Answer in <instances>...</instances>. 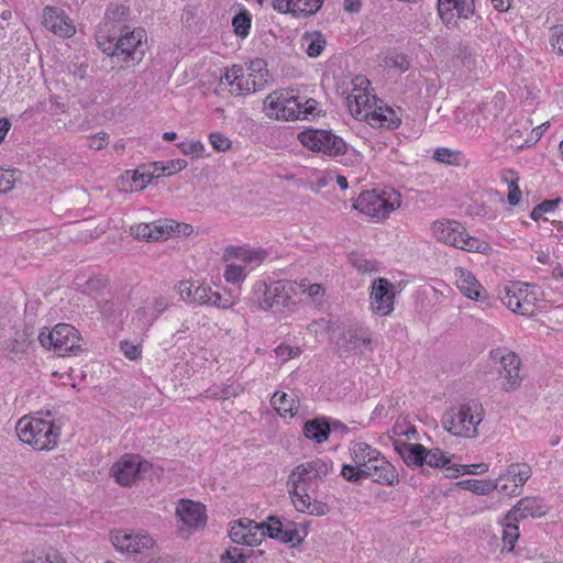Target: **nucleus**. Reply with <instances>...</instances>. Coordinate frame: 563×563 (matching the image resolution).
<instances>
[{
    "label": "nucleus",
    "mask_w": 563,
    "mask_h": 563,
    "mask_svg": "<svg viewBox=\"0 0 563 563\" xmlns=\"http://www.w3.org/2000/svg\"><path fill=\"white\" fill-rule=\"evenodd\" d=\"M551 45L563 54V25H556L552 30Z\"/></svg>",
    "instance_id": "774afa93"
},
{
    "label": "nucleus",
    "mask_w": 563,
    "mask_h": 563,
    "mask_svg": "<svg viewBox=\"0 0 563 563\" xmlns=\"http://www.w3.org/2000/svg\"><path fill=\"white\" fill-rule=\"evenodd\" d=\"M264 76L261 74L260 75V79L257 80V77L254 75V74H250L247 76V78H244L241 77L235 89L233 91H235L238 95H241V93H249V92H255L260 89H262V87L264 86Z\"/></svg>",
    "instance_id": "a18cd8bd"
},
{
    "label": "nucleus",
    "mask_w": 563,
    "mask_h": 563,
    "mask_svg": "<svg viewBox=\"0 0 563 563\" xmlns=\"http://www.w3.org/2000/svg\"><path fill=\"white\" fill-rule=\"evenodd\" d=\"M453 273L456 287L464 296L477 301L485 299L486 290L471 272L463 267H455Z\"/></svg>",
    "instance_id": "6ab92c4d"
},
{
    "label": "nucleus",
    "mask_w": 563,
    "mask_h": 563,
    "mask_svg": "<svg viewBox=\"0 0 563 563\" xmlns=\"http://www.w3.org/2000/svg\"><path fill=\"white\" fill-rule=\"evenodd\" d=\"M241 77H243V68L239 65H233L230 69H227L224 74L220 76V81L231 87H236Z\"/></svg>",
    "instance_id": "bf43d9fd"
},
{
    "label": "nucleus",
    "mask_w": 563,
    "mask_h": 563,
    "mask_svg": "<svg viewBox=\"0 0 563 563\" xmlns=\"http://www.w3.org/2000/svg\"><path fill=\"white\" fill-rule=\"evenodd\" d=\"M255 528L262 530V536L279 540L283 543H291L292 547L299 545L303 541V538L299 536L295 522L288 521L284 525L280 519L275 516H269L267 522H261V525Z\"/></svg>",
    "instance_id": "f8f14e48"
},
{
    "label": "nucleus",
    "mask_w": 563,
    "mask_h": 563,
    "mask_svg": "<svg viewBox=\"0 0 563 563\" xmlns=\"http://www.w3.org/2000/svg\"><path fill=\"white\" fill-rule=\"evenodd\" d=\"M228 283H239L246 277L245 267L241 264H228L223 274Z\"/></svg>",
    "instance_id": "864d4df0"
},
{
    "label": "nucleus",
    "mask_w": 563,
    "mask_h": 563,
    "mask_svg": "<svg viewBox=\"0 0 563 563\" xmlns=\"http://www.w3.org/2000/svg\"><path fill=\"white\" fill-rule=\"evenodd\" d=\"M129 8L122 4H111L104 14L100 24L101 29H108L110 32L123 33L130 30L128 25Z\"/></svg>",
    "instance_id": "b1692460"
},
{
    "label": "nucleus",
    "mask_w": 563,
    "mask_h": 563,
    "mask_svg": "<svg viewBox=\"0 0 563 563\" xmlns=\"http://www.w3.org/2000/svg\"><path fill=\"white\" fill-rule=\"evenodd\" d=\"M177 518L188 528H198L206 523V508L202 504L189 499H180L176 507Z\"/></svg>",
    "instance_id": "dca6fc26"
},
{
    "label": "nucleus",
    "mask_w": 563,
    "mask_h": 563,
    "mask_svg": "<svg viewBox=\"0 0 563 563\" xmlns=\"http://www.w3.org/2000/svg\"><path fill=\"white\" fill-rule=\"evenodd\" d=\"M528 287V284H522V296L517 298L516 301H511V298L506 301V307L510 309L512 312L522 316H531L534 313L536 297L529 296Z\"/></svg>",
    "instance_id": "c9c22d12"
},
{
    "label": "nucleus",
    "mask_w": 563,
    "mask_h": 563,
    "mask_svg": "<svg viewBox=\"0 0 563 563\" xmlns=\"http://www.w3.org/2000/svg\"><path fill=\"white\" fill-rule=\"evenodd\" d=\"M261 533L257 531H245L244 521H239L238 525H234L230 530V538L236 544H244L249 547L257 545L261 543L262 538Z\"/></svg>",
    "instance_id": "f704fd0d"
},
{
    "label": "nucleus",
    "mask_w": 563,
    "mask_h": 563,
    "mask_svg": "<svg viewBox=\"0 0 563 563\" xmlns=\"http://www.w3.org/2000/svg\"><path fill=\"white\" fill-rule=\"evenodd\" d=\"M331 470V463L321 459H314L299 464L289 475L288 484L291 485V497L308 493L312 484L322 481Z\"/></svg>",
    "instance_id": "39448f33"
},
{
    "label": "nucleus",
    "mask_w": 563,
    "mask_h": 563,
    "mask_svg": "<svg viewBox=\"0 0 563 563\" xmlns=\"http://www.w3.org/2000/svg\"><path fill=\"white\" fill-rule=\"evenodd\" d=\"M269 294L272 295L274 308H287L291 310L296 306V302L292 299V297L297 294V285L295 282H273V288Z\"/></svg>",
    "instance_id": "4be33fe9"
},
{
    "label": "nucleus",
    "mask_w": 563,
    "mask_h": 563,
    "mask_svg": "<svg viewBox=\"0 0 563 563\" xmlns=\"http://www.w3.org/2000/svg\"><path fill=\"white\" fill-rule=\"evenodd\" d=\"M331 432L330 423L325 419L308 420L303 426L306 438L322 443L328 440Z\"/></svg>",
    "instance_id": "473e14b6"
},
{
    "label": "nucleus",
    "mask_w": 563,
    "mask_h": 563,
    "mask_svg": "<svg viewBox=\"0 0 563 563\" xmlns=\"http://www.w3.org/2000/svg\"><path fill=\"white\" fill-rule=\"evenodd\" d=\"M366 121H368L371 125L387 129H395L400 124V119L397 118L393 109L377 107V104L374 107L372 114Z\"/></svg>",
    "instance_id": "7c9ffc66"
},
{
    "label": "nucleus",
    "mask_w": 563,
    "mask_h": 563,
    "mask_svg": "<svg viewBox=\"0 0 563 563\" xmlns=\"http://www.w3.org/2000/svg\"><path fill=\"white\" fill-rule=\"evenodd\" d=\"M461 153L457 151H452L448 147H439L433 153V158L446 165H459Z\"/></svg>",
    "instance_id": "8fccbe9b"
},
{
    "label": "nucleus",
    "mask_w": 563,
    "mask_h": 563,
    "mask_svg": "<svg viewBox=\"0 0 563 563\" xmlns=\"http://www.w3.org/2000/svg\"><path fill=\"white\" fill-rule=\"evenodd\" d=\"M455 228L456 229L460 228V223L459 222L445 220V221H437V222H434L432 230H433L434 236L439 241L450 245V243L452 241H454L453 235L455 234L454 233Z\"/></svg>",
    "instance_id": "79ce46f5"
},
{
    "label": "nucleus",
    "mask_w": 563,
    "mask_h": 563,
    "mask_svg": "<svg viewBox=\"0 0 563 563\" xmlns=\"http://www.w3.org/2000/svg\"><path fill=\"white\" fill-rule=\"evenodd\" d=\"M251 14L244 8L240 10L238 14H235L232 19V25L234 29V33L244 38L249 35L251 29Z\"/></svg>",
    "instance_id": "49530a36"
},
{
    "label": "nucleus",
    "mask_w": 563,
    "mask_h": 563,
    "mask_svg": "<svg viewBox=\"0 0 563 563\" xmlns=\"http://www.w3.org/2000/svg\"><path fill=\"white\" fill-rule=\"evenodd\" d=\"M271 402L282 417H286L287 415L292 417L297 413L298 407L296 406L295 399L289 397L286 393H275Z\"/></svg>",
    "instance_id": "a19ab883"
},
{
    "label": "nucleus",
    "mask_w": 563,
    "mask_h": 563,
    "mask_svg": "<svg viewBox=\"0 0 563 563\" xmlns=\"http://www.w3.org/2000/svg\"><path fill=\"white\" fill-rule=\"evenodd\" d=\"M501 369L499 371L500 376L506 380L504 389L506 391L515 390L521 383L520 376V358L514 352H508L500 355Z\"/></svg>",
    "instance_id": "aec40b11"
},
{
    "label": "nucleus",
    "mask_w": 563,
    "mask_h": 563,
    "mask_svg": "<svg viewBox=\"0 0 563 563\" xmlns=\"http://www.w3.org/2000/svg\"><path fill=\"white\" fill-rule=\"evenodd\" d=\"M118 45L119 60L132 66L140 64L146 51L145 30L136 27L132 31L126 30L123 33H119Z\"/></svg>",
    "instance_id": "1a4fd4ad"
},
{
    "label": "nucleus",
    "mask_w": 563,
    "mask_h": 563,
    "mask_svg": "<svg viewBox=\"0 0 563 563\" xmlns=\"http://www.w3.org/2000/svg\"><path fill=\"white\" fill-rule=\"evenodd\" d=\"M460 250L467 252L487 253L489 245L485 241H481L477 238L471 236L468 233L462 241Z\"/></svg>",
    "instance_id": "3c124183"
},
{
    "label": "nucleus",
    "mask_w": 563,
    "mask_h": 563,
    "mask_svg": "<svg viewBox=\"0 0 563 563\" xmlns=\"http://www.w3.org/2000/svg\"><path fill=\"white\" fill-rule=\"evenodd\" d=\"M547 514V507L541 499L537 497L521 498L505 516V520L516 522L528 517L539 518Z\"/></svg>",
    "instance_id": "2eb2a0df"
},
{
    "label": "nucleus",
    "mask_w": 563,
    "mask_h": 563,
    "mask_svg": "<svg viewBox=\"0 0 563 563\" xmlns=\"http://www.w3.org/2000/svg\"><path fill=\"white\" fill-rule=\"evenodd\" d=\"M267 284L264 280H257L252 287V292L249 297V303L251 308L269 311L272 310V303L265 301Z\"/></svg>",
    "instance_id": "ea45409f"
},
{
    "label": "nucleus",
    "mask_w": 563,
    "mask_h": 563,
    "mask_svg": "<svg viewBox=\"0 0 563 563\" xmlns=\"http://www.w3.org/2000/svg\"><path fill=\"white\" fill-rule=\"evenodd\" d=\"M118 32H110L108 29L99 27L96 34L98 47L107 55L119 59Z\"/></svg>",
    "instance_id": "e433bc0d"
},
{
    "label": "nucleus",
    "mask_w": 563,
    "mask_h": 563,
    "mask_svg": "<svg viewBox=\"0 0 563 563\" xmlns=\"http://www.w3.org/2000/svg\"><path fill=\"white\" fill-rule=\"evenodd\" d=\"M395 286L386 278L373 283L371 291L372 310L379 316H387L394 310Z\"/></svg>",
    "instance_id": "ddd939ff"
},
{
    "label": "nucleus",
    "mask_w": 563,
    "mask_h": 563,
    "mask_svg": "<svg viewBox=\"0 0 563 563\" xmlns=\"http://www.w3.org/2000/svg\"><path fill=\"white\" fill-rule=\"evenodd\" d=\"M324 36L318 32H306L301 37V46L309 57H318L325 47Z\"/></svg>",
    "instance_id": "4c0bfd02"
},
{
    "label": "nucleus",
    "mask_w": 563,
    "mask_h": 563,
    "mask_svg": "<svg viewBox=\"0 0 563 563\" xmlns=\"http://www.w3.org/2000/svg\"><path fill=\"white\" fill-rule=\"evenodd\" d=\"M424 464L434 468L444 467L446 476L450 478H456L461 473V470L456 465H452L450 459L438 448L427 449L426 460H423Z\"/></svg>",
    "instance_id": "bb28decb"
},
{
    "label": "nucleus",
    "mask_w": 563,
    "mask_h": 563,
    "mask_svg": "<svg viewBox=\"0 0 563 563\" xmlns=\"http://www.w3.org/2000/svg\"><path fill=\"white\" fill-rule=\"evenodd\" d=\"M305 102L289 92H272L264 100L267 117L276 120L294 121L303 118Z\"/></svg>",
    "instance_id": "6e6552de"
},
{
    "label": "nucleus",
    "mask_w": 563,
    "mask_h": 563,
    "mask_svg": "<svg viewBox=\"0 0 563 563\" xmlns=\"http://www.w3.org/2000/svg\"><path fill=\"white\" fill-rule=\"evenodd\" d=\"M459 485L477 495H488L495 490L498 486V482L493 479L477 481V479H465L459 483Z\"/></svg>",
    "instance_id": "37998d69"
},
{
    "label": "nucleus",
    "mask_w": 563,
    "mask_h": 563,
    "mask_svg": "<svg viewBox=\"0 0 563 563\" xmlns=\"http://www.w3.org/2000/svg\"><path fill=\"white\" fill-rule=\"evenodd\" d=\"M341 475L351 483H357L364 478H371L380 485L394 486L399 483L398 473L395 466L388 462L380 453L371 462L366 468L353 470L344 464Z\"/></svg>",
    "instance_id": "7ed1b4c3"
},
{
    "label": "nucleus",
    "mask_w": 563,
    "mask_h": 563,
    "mask_svg": "<svg viewBox=\"0 0 563 563\" xmlns=\"http://www.w3.org/2000/svg\"><path fill=\"white\" fill-rule=\"evenodd\" d=\"M156 319L157 313L152 312L147 307H140L133 317V321L136 322L137 328L141 330H147Z\"/></svg>",
    "instance_id": "09e8293b"
},
{
    "label": "nucleus",
    "mask_w": 563,
    "mask_h": 563,
    "mask_svg": "<svg viewBox=\"0 0 563 563\" xmlns=\"http://www.w3.org/2000/svg\"><path fill=\"white\" fill-rule=\"evenodd\" d=\"M111 541L117 550L128 553H143L154 545L153 538L143 531L117 530L111 532Z\"/></svg>",
    "instance_id": "9b49d317"
},
{
    "label": "nucleus",
    "mask_w": 563,
    "mask_h": 563,
    "mask_svg": "<svg viewBox=\"0 0 563 563\" xmlns=\"http://www.w3.org/2000/svg\"><path fill=\"white\" fill-rule=\"evenodd\" d=\"M522 296V284L520 283H511L509 285H505L504 288L499 291V298L503 303L506 306V301L511 298V301H516L517 298Z\"/></svg>",
    "instance_id": "5fc2aeb1"
},
{
    "label": "nucleus",
    "mask_w": 563,
    "mask_h": 563,
    "mask_svg": "<svg viewBox=\"0 0 563 563\" xmlns=\"http://www.w3.org/2000/svg\"><path fill=\"white\" fill-rule=\"evenodd\" d=\"M165 227L163 225H152L151 223H139L132 225L130 228V233L136 239H142L146 241H156L159 240L164 232Z\"/></svg>",
    "instance_id": "58836bf2"
},
{
    "label": "nucleus",
    "mask_w": 563,
    "mask_h": 563,
    "mask_svg": "<svg viewBox=\"0 0 563 563\" xmlns=\"http://www.w3.org/2000/svg\"><path fill=\"white\" fill-rule=\"evenodd\" d=\"M396 451L408 466H422L427 449L420 443H404Z\"/></svg>",
    "instance_id": "c85d7f7f"
},
{
    "label": "nucleus",
    "mask_w": 563,
    "mask_h": 563,
    "mask_svg": "<svg viewBox=\"0 0 563 563\" xmlns=\"http://www.w3.org/2000/svg\"><path fill=\"white\" fill-rule=\"evenodd\" d=\"M164 165L162 162H155L153 163V170L152 172H144L141 173L139 176L133 177V181L136 183L139 178L142 179V184L140 185V189H143L146 184H150L154 178H159L161 176H156L157 173H159V167Z\"/></svg>",
    "instance_id": "680f3d73"
},
{
    "label": "nucleus",
    "mask_w": 563,
    "mask_h": 563,
    "mask_svg": "<svg viewBox=\"0 0 563 563\" xmlns=\"http://www.w3.org/2000/svg\"><path fill=\"white\" fill-rule=\"evenodd\" d=\"M323 0H294L292 14L297 18L314 14L322 5Z\"/></svg>",
    "instance_id": "de8ad7c7"
},
{
    "label": "nucleus",
    "mask_w": 563,
    "mask_h": 563,
    "mask_svg": "<svg viewBox=\"0 0 563 563\" xmlns=\"http://www.w3.org/2000/svg\"><path fill=\"white\" fill-rule=\"evenodd\" d=\"M180 297L189 302L205 305L210 299L207 298L210 287L201 285L199 282L184 280L178 285Z\"/></svg>",
    "instance_id": "393cba45"
},
{
    "label": "nucleus",
    "mask_w": 563,
    "mask_h": 563,
    "mask_svg": "<svg viewBox=\"0 0 563 563\" xmlns=\"http://www.w3.org/2000/svg\"><path fill=\"white\" fill-rule=\"evenodd\" d=\"M350 262L353 267H355L357 271L362 273H371L376 271L375 264L372 261L365 258L364 256L353 254L350 257Z\"/></svg>",
    "instance_id": "052dcab7"
},
{
    "label": "nucleus",
    "mask_w": 563,
    "mask_h": 563,
    "mask_svg": "<svg viewBox=\"0 0 563 563\" xmlns=\"http://www.w3.org/2000/svg\"><path fill=\"white\" fill-rule=\"evenodd\" d=\"M292 503L298 511L307 512L313 516H323L329 512L327 504L321 501H311V497L308 493H301V495L294 496Z\"/></svg>",
    "instance_id": "2f4dec72"
},
{
    "label": "nucleus",
    "mask_w": 563,
    "mask_h": 563,
    "mask_svg": "<svg viewBox=\"0 0 563 563\" xmlns=\"http://www.w3.org/2000/svg\"><path fill=\"white\" fill-rule=\"evenodd\" d=\"M388 63L390 67L396 68L401 73L408 70L410 67V62L408 60L407 56L402 54L390 56Z\"/></svg>",
    "instance_id": "338daca9"
},
{
    "label": "nucleus",
    "mask_w": 563,
    "mask_h": 563,
    "mask_svg": "<svg viewBox=\"0 0 563 563\" xmlns=\"http://www.w3.org/2000/svg\"><path fill=\"white\" fill-rule=\"evenodd\" d=\"M120 350L131 361H135L141 356V346L129 341H121Z\"/></svg>",
    "instance_id": "e2e57ef3"
},
{
    "label": "nucleus",
    "mask_w": 563,
    "mask_h": 563,
    "mask_svg": "<svg viewBox=\"0 0 563 563\" xmlns=\"http://www.w3.org/2000/svg\"><path fill=\"white\" fill-rule=\"evenodd\" d=\"M519 538V528L514 520H506L503 529V541L509 544V551L515 547L516 541Z\"/></svg>",
    "instance_id": "603ef678"
},
{
    "label": "nucleus",
    "mask_w": 563,
    "mask_h": 563,
    "mask_svg": "<svg viewBox=\"0 0 563 563\" xmlns=\"http://www.w3.org/2000/svg\"><path fill=\"white\" fill-rule=\"evenodd\" d=\"M43 24L47 30L62 37H70L76 32L70 19L57 8H45Z\"/></svg>",
    "instance_id": "f3484780"
},
{
    "label": "nucleus",
    "mask_w": 563,
    "mask_h": 563,
    "mask_svg": "<svg viewBox=\"0 0 563 563\" xmlns=\"http://www.w3.org/2000/svg\"><path fill=\"white\" fill-rule=\"evenodd\" d=\"M298 140L306 148L329 156L343 155L347 148L342 137L328 130L308 129L298 134Z\"/></svg>",
    "instance_id": "0eeeda50"
},
{
    "label": "nucleus",
    "mask_w": 563,
    "mask_h": 563,
    "mask_svg": "<svg viewBox=\"0 0 563 563\" xmlns=\"http://www.w3.org/2000/svg\"><path fill=\"white\" fill-rule=\"evenodd\" d=\"M531 467L526 463H511L505 473L500 474V479L511 481L517 489L523 486L531 477Z\"/></svg>",
    "instance_id": "72a5a7b5"
},
{
    "label": "nucleus",
    "mask_w": 563,
    "mask_h": 563,
    "mask_svg": "<svg viewBox=\"0 0 563 563\" xmlns=\"http://www.w3.org/2000/svg\"><path fill=\"white\" fill-rule=\"evenodd\" d=\"M187 167V162L181 158L172 159L159 167V173L156 176H170Z\"/></svg>",
    "instance_id": "4d7b16f0"
},
{
    "label": "nucleus",
    "mask_w": 563,
    "mask_h": 563,
    "mask_svg": "<svg viewBox=\"0 0 563 563\" xmlns=\"http://www.w3.org/2000/svg\"><path fill=\"white\" fill-rule=\"evenodd\" d=\"M19 439L38 451L53 450L60 438V426L45 418L24 416L15 426Z\"/></svg>",
    "instance_id": "f257e3e1"
},
{
    "label": "nucleus",
    "mask_w": 563,
    "mask_h": 563,
    "mask_svg": "<svg viewBox=\"0 0 563 563\" xmlns=\"http://www.w3.org/2000/svg\"><path fill=\"white\" fill-rule=\"evenodd\" d=\"M475 10L474 0H438V12L445 24H450L456 15L468 19Z\"/></svg>",
    "instance_id": "a211bd4d"
},
{
    "label": "nucleus",
    "mask_w": 563,
    "mask_h": 563,
    "mask_svg": "<svg viewBox=\"0 0 563 563\" xmlns=\"http://www.w3.org/2000/svg\"><path fill=\"white\" fill-rule=\"evenodd\" d=\"M141 470L137 455L126 456L112 466V473L117 482L122 486L131 485Z\"/></svg>",
    "instance_id": "5701e85b"
},
{
    "label": "nucleus",
    "mask_w": 563,
    "mask_h": 563,
    "mask_svg": "<svg viewBox=\"0 0 563 563\" xmlns=\"http://www.w3.org/2000/svg\"><path fill=\"white\" fill-rule=\"evenodd\" d=\"M354 209L372 218L385 219L400 207V196L395 190H368L360 194L353 205Z\"/></svg>",
    "instance_id": "20e7f679"
},
{
    "label": "nucleus",
    "mask_w": 563,
    "mask_h": 563,
    "mask_svg": "<svg viewBox=\"0 0 563 563\" xmlns=\"http://www.w3.org/2000/svg\"><path fill=\"white\" fill-rule=\"evenodd\" d=\"M38 341L42 346L53 349L58 356H67L80 349L77 330L67 323H59L52 331L41 332Z\"/></svg>",
    "instance_id": "423d86ee"
},
{
    "label": "nucleus",
    "mask_w": 563,
    "mask_h": 563,
    "mask_svg": "<svg viewBox=\"0 0 563 563\" xmlns=\"http://www.w3.org/2000/svg\"><path fill=\"white\" fill-rule=\"evenodd\" d=\"M267 256V253L263 250H250L245 247H229L224 252V257L236 258L243 263V266L255 264L258 265Z\"/></svg>",
    "instance_id": "c756f323"
},
{
    "label": "nucleus",
    "mask_w": 563,
    "mask_h": 563,
    "mask_svg": "<svg viewBox=\"0 0 563 563\" xmlns=\"http://www.w3.org/2000/svg\"><path fill=\"white\" fill-rule=\"evenodd\" d=\"M483 405L475 399L463 401L444 412L443 428L455 437L476 438L477 427L483 421Z\"/></svg>",
    "instance_id": "f03ea898"
},
{
    "label": "nucleus",
    "mask_w": 563,
    "mask_h": 563,
    "mask_svg": "<svg viewBox=\"0 0 563 563\" xmlns=\"http://www.w3.org/2000/svg\"><path fill=\"white\" fill-rule=\"evenodd\" d=\"M335 343L343 352L361 350L362 346L371 343V332L361 324H350L342 331Z\"/></svg>",
    "instance_id": "4468645a"
},
{
    "label": "nucleus",
    "mask_w": 563,
    "mask_h": 563,
    "mask_svg": "<svg viewBox=\"0 0 563 563\" xmlns=\"http://www.w3.org/2000/svg\"><path fill=\"white\" fill-rule=\"evenodd\" d=\"M209 140L213 148L219 152H225L231 147V141L221 133H211Z\"/></svg>",
    "instance_id": "69168bd1"
},
{
    "label": "nucleus",
    "mask_w": 563,
    "mask_h": 563,
    "mask_svg": "<svg viewBox=\"0 0 563 563\" xmlns=\"http://www.w3.org/2000/svg\"><path fill=\"white\" fill-rule=\"evenodd\" d=\"M249 555L238 547L229 548L221 556L222 563H245Z\"/></svg>",
    "instance_id": "6e6d98bb"
},
{
    "label": "nucleus",
    "mask_w": 563,
    "mask_h": 563,
    "mask_svg": "<svg viewBox=\"0 0 563 563\" xmlns=\"http://www.w3.org/2000/svg\"><path fill=\"white\" fill-rule=\"evenodd\" d=\"M531 125L532 123L525 118H521L520 120L514 119L508 122L504 134L510 146L522 148L531 145L530 141H528Z\"/></svg>",
    "instance_id": "412c9836"
},
{
    "label": "nucleus",
    "mask_w": 563,
    "mask_h": 563,
    "mask_svg": "<svg viewBox=\"0 0 563 563\" xmlns=\"http://www.w3.org/2000/svg\"><path fill=\"white\" fill-rule=\"evenodd\" d=\"M19 563H65L64 559L55 551L26 552Z\"/></svg>",
    "instance_id": "c03bdc74"
},
{
    "label": "nucleus",
    "mask_w": 563,
    "mask_h": 563,
    "mask_svg": "<svg viewBox=\"0 0 563 563\" xmlns=\"http://www.w3.org/2000/svg\"><path fill=\"white\" fill-rule=\"evenodd\" d=\"M453 63L455 67L460 66L465 73H473L478 67V55L468 45L460 44L454 49Z\"/></svg>",
    "instance_id": "cd10ccee"
},
{
    "label": "nucleus",
    "mask_w": 563,
    "mask_h": 563,
    "mask_svg": "<svg viewBox=\"0 0 563 563\" xmlns=\"http://www.w3.org/2000/svg\"><path fill=\"white\" fill-rule=\"evenodd\" d=\"M353 465L349 464L354 471L358 468H366L378 455L379 451L372 448L365 442H354L350 448Z\"/></svg>",
    "instance_id": "a878e982"
},
{
    "label": "nucleus",
    "mask_w": 563,
    "mask_h": 563,
    "mask_svg": "<svg viewBox=\"0 0 563 563\" xmlns=\"http://www.w3.org/2000/svg\"><path fill=\"white\" fill-rule=\"evenodd\" d=\"M561 202L560 198L544 200L538 206H536L530 214L532 220H539L543 213L552 212Z\"/></svg>",
    "instance_id": "13d9d810"
},
{
    "label": "nucleus",
    "mask_w": 563,
    "mask_h": 563,
    "mask_svg": "<svg viewBox=\"0 0 563 563\" xmlns=\"http://www.w3.org/2000/svg\"><path fill=\"white\" fill-rule=\"evenodd\" d=\"M275 353L276 356L279 357L283 363H285L290 358L299 356L301 350L299 347H291L289 345H279L275 349Z\"/></svg>",
    "instance_id": "0e129e2a"
},
{
    "label": "nucleus",
    "mask_w": 563,
    "mask_h": 563,
    "mask_svg": "<svg viewBox=\"0 0 563 563\" xmlns=\"http://www.w3.org/2000/svg\"><path fill=\"white\" fill-rule=\"evenodd\" d=\"M354 88L346 97V106L351 114L357 120H366L377 103V98L367 90L369 81L365 77L353 80Z\"/></svg>",
    "instance_id": "9d476101"
}]
</instances>
